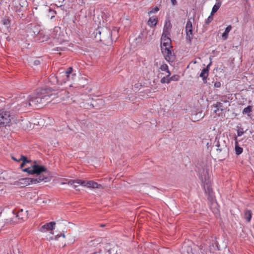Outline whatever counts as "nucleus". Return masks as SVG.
<instances>
[{
  "label": "nucleus",
  "instance_id": "f257e3e1",
  "mask_svg": "<svg viewBox=\"0 0 254 254\" xmlns=\"http://www.w3.org/2000/svg\"><path fill=\"white\" fill-rule=\"evenodd\" d=\"M22 171L29 175H36V178H25L19 180V183L24 186L36 184L42 181L45 182L50 180L49 172L44 166L40 165L35 161L31 166L22 169Z\"/></svg>",
  "mask_w": 254,
  "mask_h": 254
},
{
  "label": "nucleus",
  "instance_id": "f03ea898",
  "mask_svg": "<svg viewBox=\"0 0 254 254\" xmlns=\"http://www.w3.org/2000/svg\"><path fill=\"white\" fill-rule=\"evenodd\" d=\"M51 90L50 88L37 89L35 92L29 95L25 101L21 103L20 108L31 107L33 108H40L42 106L48 102L52 94L50 93Z\"/></svg>",
  "mask_w": 254,
  "mask_h": 254
},
{
  "label": "nucleus",
  "instance_id": "7ed1b4c3",
  "mask_svg": "<svg viewBox=\"0 0 254 254\" xmlns=\"http://www.w3.org/2000/svg\"><path fill=\"white\" fill-rule=\"evenodd\" d=\"M199 178L201 181L205 194L207 196L208 200L210 202V207L214 206L213 212L214 213H217L218 212V209L216 208L217 203L212 188L211 181L210 179L208 170H204L199 176Z\"/></svg>",
  "mask_w": 254,
  "mask_h": 254
},
{
  "label": "nucleus",
  "instance_id": "20e7f679",
  "mask_svg": "<svg viewBox=\"0 0 254 254\" xmlns=\"http://www.w3.org/2000/svg\"><path fill=\"white\" fill-rule=\"evenodd\" d=\"M229 142L225 139L224 136H216L213 142V147L216 148L217 158L223 161L229 157Z\"/></svg>",
  "mask_w": 254,
  "mask_h": 254
},
{
  "label": "nucleus",
  "instance_id": "39448f33",
  "mask_svg": "<svg viewBox=\"0 0 254 254\" xmlns=\"http://www.w3.org/2000/svg\"><path fill=\"white\" fill-rule=\"evenodd\" d=\"M118 31V29L117 27H114L111 31L106 27H100L95 30L94 34L97 41H99L105 45H109L113 41L112 34Z\"/></svg>",
  "mask_w": 254,
  "mask_h": 254
},
{
  "label": "nucleus",
  "instance_id": "423d86ee",
  "mask_svg": "<svg viewBox=\"0 0 254 254\" xmlns=\"http://www.w3.org/2000/svg\"><path fill=\"white\" fill-rule=\"evenodd\" d=\"M72 71L73 68L72 67H69L66 70L64 68L59 69L56 74L58 76L60 84L62 85L66 81H69L70 79H73L76 74L75 73L72 74Z\"/></svg>",
  "mask_w": 254,
  "mask_h": 254
},
{
  "label": "nucleus",
  "instance_id": "0eeeda50",
  "mask_svg": "<svg viewBox=\"0 0 254 254\" xmlns=\"http://www.w3.org/2000/svg\"><path fill=\"white\" fill-rule=\"evenodd\" d=\"M12 119L13 117L9 111L4 109L0 110V130L10 127Z\"/></svg>",
  "mask_w": 254,
  "mask_h": 254
},
{
  "label": "nucleus",
  "instance_id": "6e6552de",
  "mask_svg": "<svg viewBox=\"0 0 254 254\" xmlns=\"http://www.w3.org/2000/svg\"><path fill=\"white\" fill-rule=\"evenodd\" d=\"M13 217L7 219L5 222L7 224H12L17 223L19 220L24 221L28 218V211H24L22 209L17 211L14 210L12 211Z\"/></svg>",
  "mask_w": 254,
  "mask_h": 254
},
{
  "label": "nucleus",
  "instance_id": "1a4fd4ad",
  "mask_svg": "<svg viewBox=\"0 0 254 254\" xmlns=\"http://www.w3.org/2000/svg\"><path fill=\"white\" fill-rule=\"evenodd\" d=\"M163 55L164 56L165 59L169 62H172L175 61L176 59L175 55L174 53L172 48H165L161 50Z\"/></svg>",
  "mask_w": 254,
  "mask_h": 254
},
{
  "label": "nucleus",
  "instance_id": "9d476101",
  "mask_svg": "<svg viewBox=\"0 0 254 254\" xmlns=\"http://www.w3.org/2000/svg\"><path fill=\"white\" fill-rule=\"evenodd\" d=\"M186 41L189 44H191L192 39H193V34L192 23L190 20H188L187 22L186 25Z\"/></svg>",
  "mask_w": 254,
  "mask_h": 254
},
{
  "label": "nucleus",
  "instance_id": "9b49d317",
  "mask_svg": "<svg viewBox=\"0 0 254 254\" xmlns=\"http://www.w3.org/2000/svg\"><path fill=\"white\" fill-rule=\"evenodd\" d=\"M170 35H162L161 37V50H163V49L173 48L172 46V40L170 38Z\"/></svg>",
  "mask_w": 254,
  "mask_h": 254
},
{
  "label": "nucleus",
  "instance_id": "f8f14e48",
  "mask_svg": "<svg viewBox=\"0 0 254 254\" xmlns=\"http://www.w3.org/2000/svg\"><path fill=\"white\" fill-rule=\"evenodd\" d=\"M56 225L55 222H50L43 225L40 228V231L42 232H46L47 231L53 230L54 229V226Z\"/></svg>",
  "mask_w": 254,
  "mask_h": 254
},
{
  "label": "nucleus",
  "instance_id": "ddd939ff",
  "mask_svg": "<svg viewBox=\"0 0 254 254\" xmlns=\"http://www.w3.org/2000/svg\"><path fill=\"white\" fill-rule=\"evenodd\" d=\"M172 25L170 20H166L165 25L164 26L163 33L162 35H170V30L172 28Z\"/></svg>",
  "mask_w": 254,
  "mask_h": 254
},
{
  "label": "nucleus",
  "instance_id": "4468645a",
  "mask_svg": "<svg viewBox=\"0 0 254 254\" xmlns=\"http://www.w3.org/2000/svg\"><path fill=\"white\" fill-rule=\"evenodd\" d=\"M21 161H22L20 166V167L21 169H22L26 164H31V165H32L33 163H34V162L35 161H33L30 159H27V158L26 156L23 155H20V158L18 159V162H20ZM31 166V165H30V166Z\"/></svg>",
  "mask_w": 254,
  "mask_h": 254
},
{
  "label": "nucleus",
  "instance_id": "2eb2a0df",
  "mask_svg": "<svg viewBox=\"0 0 254 254\" xmlns=\"http://www.w3.org/2000/svg\"><path fill=\"white\" fill-rule=\"evenodd\" d=\"M87 185V187L90 188L99 189H103L104 188L101 184H99L93 181H88Z\"/></svg>",
  "mask_w": 254,
  "mask_h": 254
},
{
  "label": "nucleus",
  "instance_id": "dca6fc26",
  "mask_svg": "<svg viewBox=\"0 0 254 254\" xmlns=\"http://www.w3.org/2000/svg\"><path fill=\"white\" fill-rule=\"evenodd\" d=\"M49 81L51 85H60L57 74H52L49 77Z\"/></svg>",
  "mask_w": 254,
  "mask_h": 254
},
{
  "label": "nucleus",
  "instance_id": "f3484780",
  "mask_svg": "<svg viewBox=\"0 0 254 254\" xmlns=\"http://www.w3.org/2000/svg\"><path fill=\"white\" fill-rule=\"evenodd\" d=\"M209 74V69L207 68H203L200 75L199 76L202 78L203 82L204 83H207V78Z\"/></svg>",
  "mask_w": 254,
  "mask_h": 254
},
{
  "label": "nucleus",
  "instance_id": "a211bd4d",
  "mask_svg": "<svg viewBox=\"0 0 254 254\" xmlns=\"http://www.w3.org/2000/svg\"><path fill=\"white\" fill-rule=\"evenodd\" d=\"M87 182H88V181H83V180H76L75 181H69L68 184H70V185L76 184L81 185L84 187H87Z\"/></svg>",
  "mask_w": 254,
  "mask_h": 254
},
{
  "label": "nucleus",
  "instance_id": "6ab92c4d",
  "mask_svg": "<svg viewBox=\"0 0 254 254\" xmlns=\"http://www.w3.org/2000/svg\"><path fill=\"white\" fill-rule=\"evenodd\" d=\"M158 22V19L156 16L150 17L148 21V25L151 27H154L156 25Z\"/></svg>",
  "mask_w": 254,
  "mask_h": 254
},
{
  "label": "nucleus",
  "instance_id": "aec40b11",
  "mask_svg": "<svg viewBox=\"0 0 254 254\" xmlns=\"http://www.w3.org/2000/svg\"><path fill=\"white\" fill-rule=\"evenodd\" d=\"M252 111L253 106L249 105L243 109L242 114L243 115H247L248 117L252 118V114L251 113L252 112Z\"/></svg>",
  "mask_w": 254,
  "mask_h": 254
},
{
  "label": "nucleus",
  "instance_id": "412c9836",
  "mask_svg": "<svg viewBox=\"0 0 254 254\" xmlns=\"http://www.w3.org/2000/svg\"><path fill=\"white\" fill-rule=\"evenodd\" d=\"M216 2L212 9L211 12V15H213V14L218 11L221 5V2L220 0H216Z\"/></svg>",
  "mask_w": 254,
  "mask_h": 254
},
{
  "label": "nucleus",
  "instance_id": "4be33fe9",
  "mask_svg": "<svg viewBox=\"0 0 254 254\" xmlns=\"http://www.w3.org/2000/svg\"><path fill=\"white\" fill-rule=\"evenodd\" d=\"M213 106L216 108V110L214 111V112L216 113V114H217V112L219 111V109L223 112L225 110V109L223 108L222 103L221 102H217L215 104L213 105Z\"/></svg>",
  "mask_w": 254,
  "mask_h": 254
},
{
  "label": "nucleus",
  "instance_id": "5701e85b",
  "mask_svg": "<svg viewBox=\"0 0 254 254\" xmlns=\"http://www.w3.org/2000/svg\"><path fill=\"white\" fill-rule=\"evenodd\" d=\"M244 215H245V219L246 220V221L248 222H250L252 216V213L250 210H246L244 212Z\"/></svg>",
  "mask_w": 254,
  "mask_h": 254
},
{
  "label": "nucleus",
  "instance_id": "b1692460",
  "mask_svg": "<svg viewBox=\"0 0 254 254\" xmlns=\"http://www.w3.org/2000/svg\"><path fill=\"white\" fill-rule=\"evenodd\" d=\"M103 102H104V101L102 99H98L95 101V103H91V105L92 106L93 108H94L96 109H99L100 108V107H97V104H102V105Z\"/></svg>",
  "mask_w": 254,
  "mask_h": 254
},
{
  "label": "nucleus",
  "instance_id": "393cba45",
  "mask_svg": "<svg viewBox=\"0 0 254 254\" xmlns=\"http://www.w3.org/2000/svg\"><path fill=\"white\" fill-rule=\"evenodd\" d=\"M232 29L231 25L228 26L224 31V32L222 34V37L224 39H226L228 38V34L230 30Z\"/></svg>",
  "mask_w": 254,
  "mask_h": 254
},
{
  "label": "nucleus",
  "instance_id": "a878e982",
  "mask_svg": "<svg viewBox=\"0 0 254 254\" xmlns=\"http://www.w3.org/2000/svg\"><path fill=\"white\" fill-rule=\"evenodd\" d=\"M2 24L5 25L7 28H10L11 21L8 18H4L2 20Z\"/></svg>",
  "mask_w": 254,
  "mask_h": 254
},
{
  "label": "nucleus",
  "instance_id": "bb28decb",
  "mask_svg": "<svg viewBox=\"0 0 254 254\" xmlns=\"http://www.w3.org/2000/svg\"><path fill=\"white\" fill-rule=\"evenodd\" d=\"M235 150L236 154L237 155H240L243 152V148L239 146L237 143H236V144Z\"/></svg>",
  "mask_w": 254,
  "mask_h": 254
},
{
  "label": "nucleus",
  "instance_id": "cd10ccee",
  "mask_svg": "<svg viewBox=\"0 0 254 254\" xmlns=\"http://www.w3.org/2000/svg\"><path fill=\"white\" fill-rule=\"evenodd\" d=\"M34 29H35V30L33 31V35L38 36H40V35L42 34V33L40 31V30L39 29V27L38 26H35L34 27Z\"/></svg>",
  "mask_w": 254,
  "mask_h": 254
},
{
  "label": "nucleus",
  "instance_id": "c85d7f7f",
  "mask_svg": "<svg viewBox=\"0 0 254 254\" xmlns=\"http://www.w3.org/2000/svg\"><path fill=\"white\" fill-rule=\"evenodd\" d=\"M219 100H220L221 102L227 103L229 102V100H230V97L226 95H222L220 96Z\"/></svg>",
  "mask_w": 254,
  "mask_h": 254
},
{
  "label": "nucleus",
  "instance_id": "c756f323",
  "mask_svg": "<svg viewBox=\"0 0 254 254\" xmlns=\"http://www.w3.org/2000/svg\"><path fill=\"white\" fill-rule=\"evenodd\" d=\"M170 74H168L167 75H166V76L165 77H164L163 78H161V80H160V82L161 83H169V76H170Z\"/></svg>",
  "mask_w": 254,
  "mask_h": 254
},
{
  "label": "nucleus",
  "instance_id": "7c9ffc66",
  "mask_svg": "<svg viewBox=\"0 0 254 254\" xmlns=\"http://www.w3.org/2000/svg\"><path fill=\"white\" fill-rule=\"evenodd\" d=\"M160 69L162 71H166L168 74H171V73L168 69V66L166 64H163L161 65Z\"/></svg>",
  "mask_w": 254,
  "mask_h": 254
},
{
  "label": "nucleus",
  "instance_id": "2f4dec72",
  "mask_svg": "<svg viewBox=\"0 0 254 254\" xmlns=\"http://www.w3.org/2000/svg\"><path fill=\"white\" fill-rule=\"evenodd\" d=\"M180 79V76L178 74H175V75H174L173 76H172L171 77H169V83L171 81H178Z\"/></svg>",
  "mask_w": 254,
  "mask_h": 254
},
{
  "label": "nucleus",
  "instance_id": "473e14b6",
  "mask_svg": "<svg viewBox=\"0 0 254 254\" xmlns=\"http://www.w3.org/2000/svg\"><path fill=\"white\" fill-rule=\"evenodd\" d=\"M213 15H211V14L210 15H209L208 18L205 20V24L206 25H209L210 23L213 20Z\"/></svg>",
  "mask_w": 254,
  "mask_h": 254
},
{
  "label": "nucleus",
  "instance_id": "72a5a7b5",
  "mask_svg": "<svg viewBox=\"0 0 254 254\" xmlns=\"http://www.w3.org/2000/svg\"><path fill=\"white\" fill-rule=\"evenodd\" d=\"M159 8L157 6H155L148 12V14L150 15L152 13L157 12L159 11Z\"/></svg>",
  "mask_w": 254,
  "mask_h": 254
},
{
  "label": "nucleus",
  "instance_id": "f704fd0d",
  "mask_svg": "<svg viewBox=\"0 0 254 254\" xmlns=\"http://www.w3.org/2000/svg\"><path fill=\"white\" fill-rule=\"evenodd\" d=\"M41 64V60L40 59H36L33 61V64L34 65H38Z\"/></svg>",
  "mask_w": 254,
  "mask_h": 254
},
{
  "label": "nucleus",
  "instance_id": "c9c22d12",
  "mask_svg": "<svg viewBox=\"0 0 254 254\" xmlns=\"http://www.w3.org/2000/svg\"><path fill=\"white\" fill-rule=\"evenodd\" d=\"M243 130V128L238 130V131H237L238 136H240L244 134V132Z\"/></svg>",
  "mask_w": 254,
  "mask_h": 254
},
{
  "label": "nucleus",
  "instance_id": "e433bc0d",
  "mask_svg": "<svg viewBox=\"0 0 254 254\" xmlns=\"http://www.w3.org/2000/svg\"><path fill=\"white\" fill-rule=\"evenodd\" d=\"M221 85V84L220 82H219V81H216V82L214 83V87H215V88H219V87H220Z\"/></svg>",
  "mask_w": 254,
  "mask_h": 254
},
{
  "label": "nucleus",
  "instance_id": "4c0bfd02",
  "mask_svg": "<svg viewBox=\"0 0 254 254\" xmlns=\"http://www.w3.org/2000/svg\"><path fill=\"white\" fill-rule=\"evenodd\" d=\"M172 4L173 5H176L177 4V0H171Z\"/></svg>",
  "mask_w": 254,
  "mask_h": 254
},
{
  "label": "nucleus",
  "instance_id": "58836bf2",
  "mask_svg": "<svg viewBox=\"0 0 254 254\" xmlns=\"http://www.w3.org/2000/svg\"><path fill=\"white\" fill-rule=\"evenodd\" d=\"M72 186H73V187L74 189H76V190H77V188L79 186V185H76L75 184H72L71 185Z\"/></svg>",
  "mask_w": 254,
  "mask_h": 254
},
{
  "label": "nucleus",
  "instance_id": "ea45409f",
  "mask_svg": "<svg viewBox=\"0 0 254 254\" xmlns=\"http://www.w3.org/2000/svg\"><path fill=\"white\" fill-rule=\"evenodd\" d=\"M61 236H62L64 238L65 237V235L64 234H61V235H57L56 237V238L60 237Z\"/></svg>",
  "mask_w": 254,
  "mask_h": 254
},
{
  "label": "nucleus",
  "instance_id": "a19ab883",
  "mask_svg": "<svg viewBox=\"0 0 254 254\" xmlns=\"http://www.w3.org/2000/svg\"><path fill=\"white\" fill-rule=\"evenodd\" d=\"M20 2L22 3L23 5L27 4L26 1L24 0H20Z\"/></svg>",
  "mask_w": 254,
  "mask_h": 254
},
{
  "label": "nucleus",
  "instance_id": "79ce46f5",
  "mask_svg": "<svg viewBox=\"0 0 254 254\" xmlns=\"http://www.w3.org/2000/svg\"><path fill=\"white\" fill-rule=\"evenodd\" d=\"M211 64V62H210L207 65L206 67H205L204 68H207V69H209V66Z\"/></svg>",
  "mask_w": 254,
  "mask_h": 254
},
{
  "label": "nucleus",
  "instance_id": "37998d69",
  "mask_svg": "<svg viewBox=\"0 0 254 254\" xmlns=\"http://www.w3.org/2000/svg\"><path fill=\"white\" fill-rule=\"evenodd\" d=\"M12 159L13 160H14V161H16V162H18V159H16L15 157H13V156H12Z\"/></svg>",
  "mask_w": 254,
  "mask_h": 254
},
{
  "label": "nucleus",
  "instance_id": "c03bdc74",
  "mask_svg": "<svg viewBox=\"0 0 254 254\" xmlns=\"http://www.w3.org/2000/svg\"><path fill=\"white\" fill-rule=\"evenodd\" d=\"M19 5H20L21 7L24 6V5L23 4L22 5V3H21L20 2L19 3Z\"/></svg>",
  "mask_w": 254,
  "mask_h": 254
},
{
  "label": "nucleus",
  "instance_id": "a18cd8bd",
  "mask_svg": "<svg viewBox=\"0 0 254 254\" xmlns=\"http://www.w3.org/2000/svg\"><path fill=\"white\" fill-rule=\"evenodd\" d=\"M7 40H9V37H7Z\"/></svg>",
  "mask_w": 254,
  "mask_h": 254
}]
</instances>
